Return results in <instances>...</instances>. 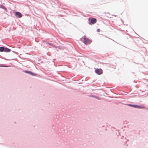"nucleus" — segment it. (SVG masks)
<instances>
[{
  "instance_id": "1",
  "label": "nucleus",
  "mask_w": 148,
  "mask_h": 148,
  "mask_svg": "<svg viewBox=\"0 0 148 148\" xmlns=\"http://www.w3.org/2000/svg\"><path fill=\"white\" fill-rule=\"evenodd\" d=\"M83 38V42L86 45H88L90 44L91 42V41L90 39L86 37L85 36H84L82 37Z\"/></svg>"
},
{
  "instance_id": "2",
  "label": "nucleus",
  "mask_w": 148,
  "mask_h": 148,
  "mask_svg": "<svg viewBox=\"0 0 148 148\" xmlns=\"http://www.w3.org/2000/svg\"><path fill=\"white\" fill-rule=\"evenodd\" d=\"M128 105L130 106L135 108H138L140 109H143L145 108L144 106H138L135 105L129 104Z\"/></svg>"
},
{
  "instance_id": "3",
  "label": "nucleus",
  "mask_w": 148,
  "mask_h": 148,
  "mask_svg": "<svg viewBox=\"0 0 148 148\" xmlns=\"http://www.w3.org/2000/svg\"><path fill=\"white\" fill-rule=\"evenodd\" d=\"M95 72L98 75H101L103 73V71L101 69H96Z\"/></svg>"
},
{
  "instance_id": "4",
  "label": "nucleus",
  "mask_w": 148,
  "mask_h": 148,
  "mask_svg": "<svg viewBox=\"0 0 148 148\" xmlns=\"http://www.w3.org/2000/svg\"><path fill=\"white\" fill-rule=\"evenodd\" d=\"M16 16L19 18H21L22 17V14L21 13L19 12H16L15 13Z\"/></svg>"
},
{
  "instance_id": "5",
  "label": "nucleus",
  "mask_w": 148,
  "mask_h": 148,
  "mask_svg": "<svg viewBox=\"0 0 148 148\" xmlns=\"http://www.w3.org/2000/svg\"><path fill=\"white\" fill-rule=\"evenodd\" d=\"M97 22V19L95 18H93L91 20V23L92 24H94Z\"/></svg>"
},
{
  "instance_id": "6",
  "label": "nucleus",
  "mask_w": 148,
  "mask_h": 148,
  "mask_svg": "<svg viewBox=\"0 0 148 148\" xmlns=\"http://www.w3.org/2000/svg\"><path fill=\"white\" fill-rule=\"evenodd\" d=\"M10 49H9L7 48H4V51L5 52H10Z\"/></svg>"
},
{
  "instance_id": "7",
  "label": "nucleus",
  "mask_w": 148,
  "mask_h": 148,
  "mask_svg": "<svg viewBox=\"0 0 148 148\" xmlns=\"http://www.w3.org/2000/svg\"><path fill=\"white\" fill-rule=\"evenodd\" d=\"M4 48L3 47H0V51L2 52L4 51Z\"/></svg>"
},
{
  "instance_id": "8",
  "label": "nucleus",
  "mask_w": 148,
  "mask_h": 148,
  "mask_svg": "<svg viewBox=\"0 0 148 148\" xmlns=\"http://www.w3.org/2000/svg\"><path fill=\"white\" fill-rule=\"evenodd\" d=\"M97 31L98 32H100V30L99 29H97Z\"/></svg>"
}]
</instances>
